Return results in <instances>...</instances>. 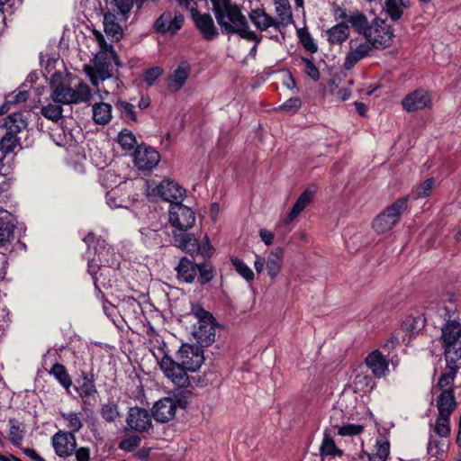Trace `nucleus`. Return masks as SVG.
Here are the masks:
<instances>
[{"instance_id":"1","label":"nucleus","mask_w":461,"mask_h":461,"mask_svg":"<svg viewBox=\"0 0 461 461\" xmlns=\"http://www.w3.org/2000/svg\"><path fill=\"white\" fill-rule=\"evenodd\" d=\"M212 4V11L216 21L223 33L238 34L247 41H261L255 32L251 31L246 16L237 5H232L230 0H210Z\"/></svg>"},{"instance_id":"2","label":"nucleus","mask_w":461,"mask_h":461,"mask_svg":"<svg viewBox=\"0 0 461 461\" xmlns=\"http://www.w3.org/2000/svg\"><path fill=\"white\" fill-rule=\"evenodd\" d=\"M97 258H94L88 261V273L91 275L96 288L101 285L104 287H111L113 280L109 277L112 272L120 265V255L114 252L112 246H107L103 240H96L95 247Z\"/></svg>"},{"instance_id":"3","label":"nucleus","mask_w":461,"mask_h":461,"mask_svg":"<svg viewBox=\"0 0 461 461\" xmlns=\"http://www.w3.org/2000/svg\"><path fill=\"white\" fill-rule=\"evenodd\" d=\"M93 36L99 50L94 58L93 65H86L84 70L91 83L97 86L99 80L104 81L113 77V64L119 66V60L113 47L106 43L100 32L94 31Z\"/></svg>"},{"instance_id":"4","label":"nucleus","mask_w":461,"mask_h":461,"mask_svg":"<svg viewBox=\"0 0 461 461\" xmlns=\"http://www.w3.org/2000/svg\"><path fill=\"white\" fill-rule=\"evenodd\" d=\"M186 318L193 322L192 336L201 347H209L215 341L217 322L200 304H193Z\"/></svg>"},{"instance_id":"5","label":"nucleus","mask_w":461,"mask_h":461,"mask_svg":"<svg viewBox=\"0 0 461 461\" xmlns=\"http://www.w3.org/2000/svg\"><path fill=\"white\" fill-rule=\"evenodd\" d=\"M58 78H60V75L54 74L50 80V98L54 103L72 104L86 103L90 100L91 90L86 83L79 82L72 86L66 81L58 83Z\"/></svg>"},{"instance_id":"6","label":"nucleus","mask_w":461,"mask_h":461,"mask_svg":"<svg viewBox=\"0 0 461 461\" xmlns=\"http://www.w3.org/2000/svg\"><path fill=\"white\" fill-rule=\"evenodd\" d=\"M438 314L444 321L440 336L442 347L461 342V323L457 320L455 306L452 303L449 306H440Z\"/></svg>"},{"instance_id":"7","label":"nucleus","mask_w":461,"mask_h":461,"mask_svg":"<svg viewBox=\"0 0 461 461\" xmlns=\"http://www.w3.org/2000/svg\"><path fill=\"white\" fill-rule=\"evenodd\" d=\"M408 197H402L386 207L373 221L372 226L377 234L390 231L400 221L402 214L407 209Z\"/></svg>"},{"instance_id":"8","label":"nucleus","mask_w":461,"mask_h":461,"mask_svg":"<svg viewBox=\"0 0 461 461\" xmlns=\"http://www.w3.org/2000/svg\"><path fill=\"white\" fill-rule=\"evenodd\" d=\"M179 5L182 7L186 8L191 12L192 19L200 32V33L203 35V37L207 40L211 41L217 37L218 31L214 24L213 19L209 14H200L196 10V3L197 0H177Z\"/></svg>"},{"instance_id":"9","label":"nucleus","mask_w":461,"mask_h":461,"mask_svg":"<svg viewBox=\"0 0 461 461\" xmlns=\"http://www.w3.org/2000/svg\"><path fill=\"white\" fill-rule=\"evenodd\" d=\"M373 50L372 43L366 34L351 38L348 42V51L346 54L344 68L351 69L360 60L368 57Z\"/></svg>"},{"instance_id":"10","label":"nucleus","mask_w":461,"mask_h":461,"mask_svg":"<svg viewBox=\"0 0 461 461\" xmlns=\"http://www.w3.org/2000/svg\"><path fill=\"white\" fill-rule=\"evenodd\" d=\"M147 191L149 196L169 202L170 204L181 202L185 194L181 185L170 180H163L158 185L149 184Z\"/></svg>"},{"instance_id":"11","label":"nucleus","mask_w":461,"mask_h":461,"mask_svg":"<svg viewBox=\"0 0 461 461\" xmlns=\"http://www.w3.org/2000/svg\"><path fill=\"white\" fill-rule=\"evenodd\" d=\"M158 365L164 375L176 387L186 389L190 385L188 372L169 356L165 355Z\"/></svg>"},{"instance_id":"12","label":"nucleus","mask_w":461,"mask_h":461,"mask_svg":"<svg viewBox=\"0 0 461 461\" xmlns=\"http://www.w3.org/2000/svg\"><path fill=\"white\" fill-rule=\"evenodd\" d=\"M168 219L174 228L185 231L194 227L196 217L192 208L176 202L169 205Z\"/></svg>"},{"instance_id":"13","label":"nucleus","mask_w":461,"mask_h":461,"mask_svg":"<svg viewBox=\"0 0 461 461\" xmlns=\"http://www.w3.org/2000/svg\"><path fill=\"white\" fill-rule=\"evenodd\" d=\"M203 350L195 345L184 344L176 355V361L188 373L196 372L203 363Z\"/></svg>"},{"instance_id":"14","label":"nucleus","mask_w":461,"mask_h":461,"mask_svg":"<svg viewBox=\"0 0 461 461\" xmlns=\"http://www.w3.org/2000/svg\"><path fill=\"white\" fill-rule=\"evenodd\" d=\"M365 34L370 40L373 48L376 49L388 47L393 37L391 26L381 19L373 21L372 25Z\"/></svg>"},{"instance_id":"15","label":"nucleus","mask_w":461,"mask_h":461,"mask_svg":"<svg viewBox=\"0 0 461 461\" xmlns=\"http://www.w3.org/2000/svg\"><path fill=\"white\" fill-rule=\"evenodd\" d=\"M185 403L186 401L183 399L176 401L172 397L162 398L153 406V417L159 422H167L175 417L177 407L185 408Z\"/></svg>"},{"instance_id":"16","label":"nucleus","mask_w":461,"mask_h":461,"mask_svg":"<svg viewBox=\"0 0 461 461\" xmlns=\"http://www.w3.org/2000/svg\"><path fill=\"white\" fill-rule=\"evenodd\" d=\"M51 445L59 457H68L74 455L77 447V439L73 433L59 430L51 437Z\"/></svg>"},{"instance_id":"17","label":"nucleus","mask_w":461,"mask_h":461,"mask_svg":"<svg viewBox=\"0 0 461 461\" xmlns=\"http://www.w3.org/2000/svg\"><path fill=\"white\" fill-rule=\"evenodd\" d=\"M423 326L424 320L421 317L408 316L403 320L400 330L404 335L400 336L399 333L393 334L389 343L394 346L402 341L407 345L410 343L411 338L421 330Z\"/></svg>"},{"instance_id":"18","label":"nucleus","mask_w":461,"mask_h":461,"mask_svg":"<svg viewBox=\"0 0 461 461\" xmlns=\"http://www.w3.org/2000/svg\"><path fill=\"white\" fill-rule=\"evenodd\" d=\"M159 160V153L151 147L140 145L134 152L133 162L140 170H151Z\"/></svg>"},{"instance_id":"19","label":"nucleus","mask_w":461,"mask_h":461,"mask_svg":"<svg viewBox=\"0 0 461 461\" xmlns=\"http://www.w3.org/2000/svg\"><path fill=\"white\" fill-rule=\"evenodd\" d=\"M53 141L59 147L67 149L74 148L81 140L80 130H72L67 126H58L53 129L50 134Z\"/></svg>"},{"instance_id":"20","label":"nucleus","mask_w":461,"mask_h":461,"mask_svg":"<svg viewBox=\"0 0 461 461\" xmlns=\"http://www.w3.org/2000/svg\"><path fill=\"white\" fill-rule=\"evenodd\" d=\"M184 23V16L177 12H165L155 23L157 31L162 33H176Z\"/></svg>"},{"instance_id":"21","label":"nucleus","mask_w":461,"mask_h":461,"mask_svg":"<svg viewBox=\"0 0 461 461\" xmlns=\"http://www.w3.org/2000/svg\"><path fill=\"white\" fill-rule=\"evenodd\" d=\"M126 422L131 429L142 432L151 427V416L146 409L133 407L129 410Z\"/></svg>"},{"instance_id":"22","label":"nucleus","mask_w":461,"mask_h":461,"mask_svg":"<svg viewBox=\"0 0 461 461\" xmlns=\"http://www.w3.org/2000/svg\"><path fill=\"white\" fill-rule=\"evenodd\" d=\"M431 104V97L428 91L417 89L408 95L402 101V105L407 112H415L429 107Z\"/></svg>"},{"instance_id":"23","label":"nucleus","mask_w":461,"mask_h":461,"mask_svg":"<svg viewBox=\"0 0 461 461\" xmlns=\"http://www.w3.org/2000/svg\"><path fill=\"white\" fill-rule=\"evenodd\" d=\"M191 72V66L186 60L180 61L168 77V87L176 92L185 84Z\"/></svg>"},{"instance_id":"24","label":"nucleus","mask_w":461,"mask_h":461,"mask_svg":"<svg viewBox=\"0 0 461 461\" xmlns=\"http://www.w3.org/2000/svg\"><path fill=\"white\" fill-rule=\"evenodd\" d=\"M366 365L376 377H383L388 371V361L379 350L370 352L366 357Z\"/></svg>"},{"instance_id":"25","label":"nucleus","mask_w":461,"mask_h":461,"mask_svg":"<svg viewBox=\"0 0 461 461\" xmlns=\"http://www.w3.org/2000/svg\"><path fill=\"white\" fill-rule=\"evenodd\" d=\"M276 18H274V28L281 31L293 23L291 5L288 0L276 1Z\"/></svg>"},{"instance_id":"26","label":"nucleus","mask_w":461,"mask_h":461,"mask_svg":"<svg viewBox=\"0 0 461 461\" xmlns=\"http://www.w3.org/2000/svg\"><path fill=\"white\" fill-rule=\"evenodd\" d=\"M315 194L314 188L305 189L295 201L286 219L285 220V224L291 223L295 218H297L302 212L310 204Z\"/></svg>"},{"instance_id":"27","label":"nucleus","mask_w":461,"mask_h":461,"mask_svg":"<svg viewBox=\"0 0 461 461\" xmlns=\"http://www.w3.org/2000/svg\"><path fill=\"white\" fill-rule=\"evenodd\" d=\"M122 16L106 13L104 15V29L105 33L115 41H119L122 37V27L121 22L125 21Z\"/></svg>"},{"instance_id":"28","label":"nucleus","mask_w":461,"mask_h":461,"mask_svg":"<svg viewBox=\"0 0 461 461\" xmlns=\"http://www.w3.org/2000/svg\"><path fill=\"white\" fill-rule=\"evenodd\" d=\"M28 87V85L23 84L14 93L8 94L5 96V103L0 106V114H5L13 106L24 103L29 96Z\"/></svg>"},{"instance_id":"29","label":"nucleus","mask_w":461,"mask_h":461,"mask_svg":"<svg viewBox=\"0 0 461 461\" xmlns=\"http://www.w3.org/2000/svg\"><path fill=\"white\" fill-rule=\"evenodd\" d=\"M0 216V249H7L14 239V225L9 220L11 215L6 211L1 212Z\"/></svg>"},{"instance_id":"30","label":"nucleus","mask_w":461,"mask_h":461,"mask_svg":"<svg viewBox=\"0 0 461 461\" xmlns=\"http://www.w3.org/2000/svg\"><path fill=\"white\" fill-rule=\"evenodd\" d=\"M249 18L259 31L264 32L270 27H274V18L268 15L264 8L251 9L249 13Z\"/></svg>"},{"instance_id":"31","label":"nucleus","mask_w":461,"mask_h":461,"mask_svg":"<svg viewBox=\"0 0 461 461\" xmlns=\"http://www.w3.org/2000/svg\"><path fill=\"white\" fill-rule=\"evenodd\" d=\"M448 370L457 371L461 368V342L443 347Z\"/></svg>"},{"instance_id":"32","label":"nucleus","mask_w":461,"mask_h":461,"mask_svg":"<svg viewBox=\"0 0 461 461\" xmlns=\"http://www.w3.org/2000/svg\"><path fill=\"white\" fill-rule=\"evenodd\" d=\"M438 414L450 417L456 407V400L452 389H445L437 399Z\"/></svg>"},{"instance_id":"33","label":"nucleus","mask_w":461,"mask_h":461,"mask_svg":"<svg viewBox=\"0 0 461 461\" xmlns=\"http://www.w3.org/2000/svg\"><path fill=\"white\" fill-rule=\"evenodd\" d=\"M326 33L330 44L341 45L349 36V28L348 24L341 22L330 28Z\"/></svg>"},{"instance_id":"34","label":"nucleus","mask_w":461,"mask_h":461,"mask_svg":"<svg viewBox=\"0 0 461 461\" xmlns=\"http://www.w3.org/2000/svg\"><path fill=\"white\" fill-rule=\"evenodd\" d=\"M178 279L185 283H192L197 275V264H194L186 258H181L176 267Z\"/></svg>"},{"instance_id":"35","label":"nucleus","mask_w":461,"mask_h":461,"mask_svg":"<svg viewBox=\"0 0 461 461\" xmlns=\"http://www.w3.org/2000/svg\"><path fill=\"white\" fill-rule=\"evenodd\" d=\"M390 454V441L386 435L379 434L375 439V452L368 455L370 461L375 458L385 461Z\"/></svg>"},{"instance_id":"36","label":"nucleus","mask_w":461,"mask_h":461,"mask_svg":"<svg viewBox=\"0 0 461 461\" xmlns=\"http://www.w3.org/2000/svg\"><path fill=\"white\" fill-rule=\"evenodd\" d=\"M283 264V250L279 248L273 249L266 260L267 274L275 278L280 272Z\"/></svg>"},{"instance_id":"37","label":"nucleus","mask_w":461,"mask_h":461,"mask_svg":"<svg viewBox=\"0 0 461 461\" xmlns=\"http://www.w3.org/2000/svg\"><path fill=\"white\" fill-rule=\"evenodd\" d=\"M8 438L15 447H20L25 436V426L15 419L8 420Z\"/></svg>"},{"instance_id":"38","label":"nucleus","mask_w":461,"mask_h":461,"mask_svg":"<svg viewBox=\"0 0 461 461\" xmlns=\"http://www.w3.org/2000/svg\"><path fill=\"white\" fill-rule=\"evenodd\" d=\"M409 5L410 0H385L384 10L393 21H398L402 18L403 11Z\"/></svg>"},{"instance_id":"39","label":"nucleus","mask_w":461,"mask_h":461,"mask_svg":"<svg viewBox=\"0 0 461 461\" xmlns=\"http://www.w3.org/2000/svg\"><path fill=\"white\" fill-rule=\"evenodd\" d=\"M92 112L94 122L97 124H107L112 119V105L107 103L95 104Z\"/></svg>"},{"instance_id":"40","label":"nucleus","mask_w":461,"mask_h":461,"mask_svg":"<svg viewBox=\"0 0 461 461\" xmlns=\"http://www.w3.org/2000/svg\"><path fill=\"white\" fill-rule=\"evenodd\" d=\"M448 446V441L446 438H436L434 434L430 433L428 443V453L430 456L438 457L443 455Z\"/></svg>"},{"instance_id":"41","label":"nucleus","mask_w":461,"mask_h":461,"mask_svg":"<svg viewBox=\"0 0 461 461\" xmlns=\"http://www.w3.org/2000/svg\"><path fill=\"white\" fill-rule=\"evenodd\" d=\"M18 146L19 141L16 135L7 131L0 140V166H2L4 158L6 155L14 152Z\"/></svg>"},{"instance_id":"42","label":"nucleus","mask_w":461,"mask_h":461,"mask_svg":"<svg viewBox=\"0 0 461 461\" xmlns=\"http://www.w3.org/2000/svg\"><path fill=\"white\" fill-rule=\"evenodd\" d=\"M5 126L8 132L16 135L26 128L27 123L21 113H14L5 119Z\"/></svg>"},{"instance_id":"43","label":"nucleus","mask_w":461,"mask_h":461,"mask_svg":"<svg viewBox=\"0 0 461 461\" xmlns=\"http://www.w3.org/2000/svg\"><path fill=\"white\" fill-rule=\"evenodd\" d=\"M61 417L66 422V427L68 429V432L75 435L83 427V415L81 412L68 411L62 412Z\"/></svg>"},{"instance_id":"44","label":"nucleus","mask_w":461,"mask_h":461,"mask_svg":"<svg viewBox=\"0 0 461 461\" xmlns=\"http://www.w3.org/2000/svg\"><path fill=\"white\" fill-rule=\"evenodd\" d=\"M77 392L82 398L95 396L97 393L94 380L88 377L86 372H83L81 380L78 381Z\"/></svg>"},{"instance_id":"45","label":"nucleus","mask_w":461,"mask_h":461,"mask_svg":"<svg viewBox=\"0 0 461 461\" xmlns=\"http://www.w3.org/2000/svg\"><path fill=\"white\" fill-rule=\"evenodd\" d=\"M175 243L183 250L189 253H195L198 249L197 239L188 233H183L174 238Z\"/></svg>"},{"instance_id":"46","label":"nucleus","mask_w":461,"mask_h":461,"mask_svg":"<svg viewBox=\"0 0 461 461\" xmlns=\"http://www.w3.org/2000/svg\"><path fill=\"white\" fill-rule=\"evenodd\" d=\"M347 23L350 24L360 34H365L370 27L366 17L359 12L349 14L347 18Z\"/></svg>"},{"instance_id":"47","label":"nucleus","mask_w":461,"mask_h":461,"mask_svg":"<svg viewBox=\"0 0 461 461\" xmlns=\"http://www.w3.org/2000/svg\"><path fill=\"white\" fill-rule=\"evenodd\" d=\"M449 416L447 415H440L438 414L435 425L433 427L432 432L435 434L434 436H438L439 438H447L450 434V424H449Z\"/></svg>"},{"instance_id":"48","label":"nucleus","mask_w":461,"mask_h":461,"mask_svg":"<svg viewBox=\"0 0 461 461\" xmlns=\"http://www.w3.org/2000/svg\"><path fill=\"white\" fill-rule=\"evenodd\" d=\"M297 37L307 51L315 53L318 50V46L306 27L297 29Z\"/></svg>"},{"instance_id":"49","label":"nucleus","mask_w":461,"mask_h":461,"mask_svg":"<svg viewBox=\"0 0 461 461\" xmlns=\"http://www.w3.org/2000/svg\"><path fill=\"white\" fill-rule=\"evenodd\" d=\"M50 373L60 383L63 387L68 389L71 386L72 381L69 375L68 374L66 367L63 365L55 364Z\"/></svg>"},{"instance_id":"50","label":"nucleus","mask_w":461,"mask_h":461,"mask_svg":"<svg viewBox=\"0 0 461 461\" xmlns=\"http://www.w3.org/2000/svg\"><path fill=\"white\" fill-rule=\"evenodd\" d=\"M230 262L234 267L235 270L246 281H252L255 277L252 269L241 259L233 257L230 258Z\"/></svg>"},{"instance_id":"51","label":"nucleus","mask_w":461,"mask_h":461,"mask_svg":"<svg viewBox=\"0 0 461 461\" xmlns=\"http://www.w3.org/2000/svg\"><path fill=\"white\" fill-rule=\"evenodd\" d=\"M116 108L121 112L122 117L127 122H136L137 116L135 113V107L133 104L125 102L118 101L116 103Z\"/></svg>"},{"instance_id":"52","label":"nucleus","mask_w":461,"mask_h":461,"mask_svg":"<svg viewBox=\"0 0 461 461\" xmlns=\"http://www.w3.org/2000/svg\"><path fill=\"white\" fill-rule=\"evenodd\" d=\"M118 143L125 150H131L137 144L134 134L129 130L122 131L118 135Z\"/></svg>"},{"instance_id":"53","label":"nucleus","mask_w":461,"mask_h":461,"mask_svg":"<svg viewBox=\"0 0 461 461\" xmlns=\"http://www.w3.org/2000/svg\"><path fill=\"white\" fill-rule=\"evenodd\" d=\"M41 114L53 122L59 121L63 113V109L59 104H49L41 107Z\"/></svg>"},{"instance_id":"54","label":"nucleus","mask_w":461,"mask_h":461,"mask_svg":"<svg viewBox=\"0 0 461 461\" xmlns=\"http://www.w3.org/2000/svg\"><path fill=\"white\" fill-rule=\"evenodd\" d=\"M101 415L108 422L114 421L119 417L117 404L113 402L104 404L101 410Z\"/></svg>"},{"instance_id":"55","label":"nucleus","mask_w":461,"mask_h":461,"mask_svg":"<svg viewBox=\"0 0 461 461\" xmlns=\"http://www.w3.org/2000/svg\"><path fill=\"white\" fill-rule=\"evenodd\" d=\"M197 272H199V281L203 285L210 282L214 277L213 267L207 263L197 265Z\"/></svg>"},{"instance_id":"56","label":"nucleus","mask_w":461,"mask_h":461,"mask_svg":"<svg viewBox=\"0 0 461 461\" xmlns=\"http://www.w3.org/2000/svg\"><path fill=\"white\" fill-rule=\"evenodd\" d=\"M106 203L112 209L124 207V200L119 195V191L112 189L106 193Z\"/></svg>"},{"instance_id":"57","label":"nucleus","mask_w":461,"mask_h":461,"mask_svg":"<svg viewBox=\"0 0 461 461\" xmlns=\"http://www.w3.org/2000/svg\"><path fill=\"white\" fill-rule=\"evenodd\" d=\"M434 187V179L428 178L423 183H421L415 190L414 198H425L429 196Z\"/></svg>"},{"instance_id":"58","label":"nucleus","mask_w":461,"mask_h":461,"mask_svg":"<svg viewBox=\"0 0 461 461\" xmlns=\"http://www.w3.org/2000/svg\"><path fill=\"white\" fill-rule=\"evenodd\" d=\"M321 451L322 455L326 456H336L337 454L341 455L340 450L336 447L335 442L331 438H330L328 435H325L321 447Z\"/></svg>"},{"instance_id":"59","label":"nucleus","mask_w":461,"mask_h":461,"mask_svg":"<svg viewBox=\"0 0 461 461\" xmlns=\"http://www.w3.org/2000/svg\"><path fill=\"white\" fill-rule=\"evenodd\" d=\"M113 3L118 15L122 19H127L129 12L133 7L134 0H113Z\"/></svg>"},{"instance_id":"60","label":"nucleus","mask_w":461,"mask_h":461,"mask_svg":"<svg viewBox=\"0 0 461 461\" xmlns=\"http://www.w3.org/2000/svg\"><path fill=\"white\" fill-rule=\"evenodd\" d=\"M363 429V426L357 424H343L339 427L338 433L340 436H355L359 435Z\"/></svg>"},{"instance_id":"61","label":"nucleus","mask_w":461,"mask_h":461,"mask_svg":"<svg viewBox=\"0 0 461 461\" xmlns=\"http://www.w3.org/2000/svg\"><path fill=\"white\" fill-rule=\"evenodd\" d=\"M163 69L159 67H154L145 71L143 80L148 86H152L155 81L162 75Z\"/></svg>"},{"instance_id":"62","label":"nucleus","mask_w":461,"mask_h":461,"mask_svg":"<svg viewBox=\"0 0 461 461\" xmlns=\"http://www.w3.org/2000/svg\"><path fill=\"white\" fill-rule=\"evenodd\" d=\"M140 443V438L138 436L131 437L122 440L119 444V447L125 451H132Z\"/></svg>"},{"instance_id":"63","label":"nucleus","mask_w":461,"mask_h":461,"mask_svg":"<svg viewBox=\"0 0 461 461\" xmlns=\"http://www.w3.org/2000/svg\"><path fill=\"white\" fill-rule=\"evenodd\" d=\"M456 373V371L449 370L448 373L442 374L438 380V386L442 389V391L445 389H449L448 387L454 382Z\"/></svg>"},{"instance_id":"64","label":"nucleus","mask_w":461,"mask_h":461,"mask_svg":"<svg viewBox=\"0 0 461 461\" xmlns=\"http://www.w3.org/2000/svg\"><path fill=\"white\" fill-rule=\"evenodd\" d=\"M302 60L304 63L305 73L314 81L319 80L320 73L316 66L309 59L303 58Z\"/></svg>"}]
</instances>
